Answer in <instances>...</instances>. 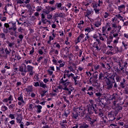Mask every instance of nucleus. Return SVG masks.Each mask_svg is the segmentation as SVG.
Returning a JSON list of instances; mask_svg holds the SVG:
<instances>
[{
  "instance_id": "8fccbe9b",
  "label": "nucleus",
  "mask_w": 128,
  "mask_h": 128,
  "mask_svg": "<svg viewBox=\"0 0 128 128\" xmlns=\"http://www.w3.org/2000/svg\"><path fill=\"white\" fill-rule=\"evenodd\" d=\"M104 74L102 72H100L99 74V80H102V78H104Z\"/></svg>"
},
{
  "instance_id": "a19ab883",
  "label": "nucleus",
  "mask_w": 128,
  "mask_h": 128,
  "mask_svg": "<svg viewBox=\"0 0 128 128\" xmlns=\"http://www.w3.org/2000/svg\"><path fill=\"white\" fill-rule=\"evenodd\" d=\"M114 50L113 52H114V54H118V52H120V50H118V47L116 46H114Z\"/></svg>"
},
{
  "instance_id": "0eeeda50",
  "label": "nucleus",
  "mask_w": 128,
  "mask_h": 128,
  "mask_svg": "<svg viewBox=\"0 0 128 128\" xmlns=\"http://www.w3.org/2000/svg\"><path fill=\"white\" fill-rule=\"evenodd\" d=\"M64 76L62 78L66 80V78H68L69 80L70 78H72V76H74V74L72 73L70 74V70H65L63 72Z\"/></svg>"
},
{
  "instance_id": "603ef678",
  "label": "nucleus",
  "mask_w": 128,
  "mask_h": 128,
  "mask_svg": "<svg viewBox=\"0 0 128 128\" xmlns=\"http://www.w3.org/2000/svg\"><path fill=\"white\" fill-rule=\"evenodd\" d=\"M24 62L26 64H32V60H24Z\"/></svg>"
},
{
  "instance_id": "b1692460",
  "label": "nucleus",
  "mask_w": 128,
  "mask_h": 128,
  "mask_svg": "<svg viewBox=\"0 0 128 128\" xmlns=\"http://www.w3.org/2000/svg\"><path fill=\"white\" fill-rule=\"evenodd\" d=\"M8 100H14V96L10 95L8 98H4L2 100L3 102H8Z\"/></svg>"
},
{
  "instance_id": "2eb2a0df",
  "label": "nucleus",
  "mask_w": 128,
  "mask_h": 128,
  "mask_svg": "<svg viewBox=\"0 0 128 128\" xmlns=\"http://www.w3.org/2000/svg\"><path fill=\"white\" fill-rule=\"evenodd\" d=\"M9 26L12 28V30H16V22H9Z\"/></svg>"
},
{
  "instance_id": "c03bdc74",
  "label": "nucleus",
  "mask_w": 128,
  "mask_h": 128,
  "mask_svg": "<svg viewBox=\"0 0 128 128\" xmlns=\"http://www.w3.org/2000/svg\"><path fill=\"white\" fill-rule=\"evenodd\" d=\"M74 54L72 53L68 55V57L70 60H72V59L74 58Z\"/></svg>"
},
{
  "instance_id": "dca6fc26",
  "label": "nucleus",
  "mask_w": 128,
  "mask_h": 128,
  "mask_svg": "<svg viewBox=\"0 0 128 128\" xmlns=\"http://www.w3.org/2000/svg\"><path fill=\"white\" fill-rule=\"evenodd\" d=\"M41 21L44 24H46V22H50V20H46V16H44V14H41Z\"/></svg>"
},
{
  "instance_id": "f03ea898",
  "label": "nucleus",
  "mask_w": 128,
  "mask_h": 128,
  "mask_svg": "<svg viewBox=\"0 0 128 128\" xmlns=\"http://www.w3.org/2000/svg\"><path fill=\"white\" fill-rule=\"evenodd\" d=\"M84 116V111L82 109L80 108H74L72 116L74 120H78L80 116Z\"/></svg>"
},
{
  "instance_id": "20e7f679",
  "label": "nucleus",
  "mask_w": 128,
  "mask_h": 128,
  "mask_svg": "<svg viewBox=\"0 0 128 128\" xmlns=\"http://www.w3.org/2000/svg\"><path fill=\"white\" fill-rule=\"evenodd\" d=\"M106 84L107 86V90H112L114 85V82H115L114 76H110L109 78H107L105 80Z\"/></svg>"
},
{
  "instance_id": "412c9836",
  "label": "nucleus",
  "mask_w": 128,
  "mask_h": 128,
  "mask_svg": "<svg viewBox=\"0 0 128 128\" xmlns=\"http://www.w3.org/2000/svg\"><path fill=\"white\" fill-rule=\"evenodd\" d=\"M90 27H90H87L86 28H85L84 32H88V34L92 32V30H94V27L92 25H91Z\"/></svg>"
},
{
  "instance_id": "4c0bfd02",
  "label": "nucleus",
  "mask_w": 128,
  "mask_h": 128,
  "mask_svg": "<svg viewBox=\"0 0 128 128\" xmlns=\"http://www.w3.org/2000/svg\"><path fill=\"white\" fill-rule=\"evenodd\" d=\"M121 80H122V78L120 76H119L118 75L116 76V80L117 82H120Z\"/></svg>"
},
{
  "instance_id": "f704fd0d",
  "label": "nucleus",
  "mask_w": 128,
  "mask_h": 128,
  "mask_svg": "<svg viewBox=\"0 0 128 128\" xmlns=\"http://www.w3.org/2000/svg\"><path fill=\"white\" fill-rule=\"evenodd\" d=\"M96 2L97 8H98V6H102V4H104V2H102V0H98V2Z\"/></svg>"
},
{
  "instance_id": "bf43d9fd",
  "label": "nucleus",
  "mask_w": 128,
  "mask_h": 128,
  "mask_svg": "<svg viewBox=\"0 0 128 128\" xmlns=\"http://www.w3.org/2000/svg\"><path fill=\"white\" fill-rule=\"evenodd\" d=\"M57 16L59 18H64V14L62 12H60V13L57 14Z\"/></svg>"
},
{
  "instance_id": "1a4fd4ad",
  "label": "nucleus",
  "mask_w": 128,
  "mask_h": 128,
  "mask_svg": "<svg viewBox=\"0 0 128 128\" xmlns=\"http://www.w3.org/2000/svg\"><path fill=\"white\" fill-rule=\"evenodd\" d=\"M93 24L95 28H100L102 26V20L100 18V16L94 20Z\"/></svg>"
},
{
  "instance_id": "5701e85b",
  "label": "nucleus",
  "mask_w": 128,
  "mask_h": 128,
  "mask_svg": "<svg viewBox=\"0 0 128 128\" xmlns=\"http://www.w3.org/2000/svg\"><path fill=\"white\" fill-rule=\"evenodd\" d=\"M118 94H113L110 96V100H118Z\"/></svg>"
},
{
  "instance_id": "5fc2aeb1",
  "label": "nucleus",
  "mask_w": 128,
  "mask_h": 128,
  "mask_svg": "<svg viewBox=\"0 0 128 128\" xmlns=\"http://www.w3.org/2000/svg\"><path fill=\"white\" fill-rule=\"evenodd\" d=\"M68 70H70V72H76V70H74V68H72V66H68Z\"/></svg>"
},
{
  "instance_id": "7ed1b4c3",
  "label": "nucleus",
  "mask_w": 128,
  "mask_h": 128,
  "mask_svg": "<svg viewBox=\"0 0 128 128\" xmlns=\"http://www.w3.org/2000/svg\"><path fill=\"white\" fill-rule=\"evenodd\" d=\"M94 100H90L89 104L88 106V112L89 114H92L94 112L96 114L98 112H96V104H94Z\"/></svg>"
},
{
  "instance_id": "338daca9",
  "label": "nucleus",
  "mask_w": 128,
  "mask_h": 128,
  "mask_svg": "<svg viewBox=\"0 0 128 128\" xmlns=\"http://www.w3.org/2000/svg\"><path fill=\"white\" fill-rule=\"evenodd\" d=\"M42 6H38L36 7V12H40V10H42Z\"/></svg>"
},
{
  "instance_id": "e433bc0d",
  "label": "nucleus",
  "mask_w": 128,
  "mask_h": 128,
  "mask_svg": "<svg viewBox=\"0 0 128 128\" xmlns=\"http://www.w3.org/2000/svg\"><path fill=\"white\" fill-rule=\"evenodd\" d=\"M110 16V13H108L106 12H105L103 14V18H108V16Z\"/></svg>"
},
{
  "instance_id": "774afa93",
  "label": "nucleus",
  "mask_w": 128,
  "mask_h": 128,
  "mask_svg": "<svg viewBox=\"0 0 128 128\" xmlns=\"http://www.w3.org/2000/svg\"><path fill=\"white\" fill-rule=\"evenodd\" d=\"M123 36L125 38H126V40H128V32H125L123 34Z\"/></svg>"
},
{
  "instance_id": "f3484780",
  "label": "nucleus",
  "mask_w": 128,
  "mask_h": 128,
  "mask_svg": "<svg viewBox=\"0 0 128 128\" xmlns=\"http://www.w3.org/2000/svg\"><path fill=\"white\" fill-rule=\"evenodd\" d=\"M96 120H98V117L96 116H92L90 117V124H91L92 126V124H94V122H96Z\"/></svg>"
},
{
  "instance_id": "4be33fe9",
  "label": "nucleus",
  "mask_w": 128,
  "mask_h": 128,
  "mask_svg": "<svg viewBox=\"0 0 128 128\" xmlns=\"http://www.w3.org/2000/svg\"><path fill=\"white\" fill-rule=\"evenodd\" d=\"M84 24V22L83 20H80V22L77 24V28L82 30Z\"/></svg>"
},
{
  "instance_id": "09e8293b",
  "label": "nucleus",
  "mask_w": 128,
  "mask_h": 128,
  "mask_svg": "<svg viewBox=\"0 0 128 128\" xmlns=\"http://www.w3.org/2000/svg\"><path fill=\"white\" fill-rule=\"evenodd\" d=\"M4 52L6 54H10V52H12V50L10 49V51L8 50V48H6L4 49Z\"/></svg>"
},
{
  "instance_id": "9d476101",
  "label": "nucleus",
  "mask_w": 128,
  "mask_h": 128,
  "mask_svg": "<svg viewBox=\"0 0 128 128\" xmlns=\"http://www.w3.org/2000/svg\"><path fill=\"white\" fill-rule=\"evenodd\" d=\"M92 8H93L94 10V12L96 14V16H98L100 14V8H98V7L96 6V2H93L91 4Z\"/></svg>"
},
{
  "instance_id": "052dcab7",
  "label": "nucleus",
  "mask_w": 128,
  "mask_h": 128,
  "mask_svg": "<svg viewBox=\"0 0 128 128\" xmlns=\"http://www.w3.org/2000/svg\"><path fill=\"white\" fill-rule=\"evenodd\" d=\"M106 28H108L106 26H103L102 29V32H106Z\"/></svg>"
},
{
  "instance_id": "39448f33",
  "label": "nucleus",
  "mask_w": 128,
  "mask_h": 128,
  "mask_svg": "<svg viewBox=\"0 0 128 128\" xmlns=\"http://www.w3.org/2000/svg\"><path fill=\"white\" fill-rule=\"evenodd\" d=\"M60 82L63 86L64 90H68V87L72 86V82L68 79L66 80L62 78L60 80Z\"/></svg>"
},
{
  "instance_id": "a18cd8bd",
  "label": "nucleus",
  "mask_w": 128,
  "mask_h": 128,
  "mask_svg": "<svg viewBox=\"0 0 128 128\" xmlns=\"http://www.w3.org/2000/svg\"><path fill=\"white\" fill-rule=\"evenodd\" d=\"M88 128V125L86 124H84L80 126V128Z\"/></svg>"
},
{
  "instance_id": "e2e57ef3",
  "label": "nucleus",
  "mask_w": 128,
  "mask_h": 128,
  "mask_svg": "<svg viewBox=\"0 0 128 128\" xmlns=\"http://www.w3.org/2000/svg\"><path fill=\"white\" fill-rule=\"evenodd\" d=\"M24 0H18L16 1V4H24Z\"/></svg>"
},
{
  "instance_id": "4468645a",
  "label": "nucleus",
  "mask_w": 128,
  "mask_h": 128,
  "mask_svg": "<svg viewBox=\"0 0 128 128\" xmlns=\"http://www.w3.org/2000/svg\"><path fill=\"white\" fill-rule=\"evenodd\" d=\"M112 30L111 32H115L117 34H118L120 33V30H118L116 28H118V26L116 24H112Z\"/></svg>"
},
{
  "instance_id": "13d9d810",
  "label": "nucleus",
  "mask_w": 128,
  "mask_h": 128,
  "mask_svg": "<svg viewBox=\"0 0 128 128\" xmlns=\"http://www.w3.org/2000/svg\"><path fill=\"white\" fill-rule=\"evenodd\" d=\"M0 38H4V40H6V34H4V33H1L0 34Z\"/></svg>"
},
{
  "instance_id": "ea45409f",
  "label": "nucleus",
  "mask_w": 128,
  "mask_h": 128,
  "mask_svg": "<svg viewBox=\"0 0 128 128\" xmlns=\"http://www.w3.org/2000/svg\"><path fill=\"white\" fill-rule=\"evenodd\" d=\"M103 74L104 76V78H106V80H107V78H110V77H108L109 74L108 72H104Z\"/></svg>"
},
{
  "instance_id": "4d7b16f0",
  "label": "nucleus",
  "mask_w": 128,
  "mask_h": 128,
  "mask_svg": "<svg viewBox=\"0 0 128 128\" xmlns=\"http://www.w3.org/2000/svg\"><path fill=\"white\" fill-rule=\"evenodd\" d=\"M62 3H56V6L58 8V10H60L62 8Z\"/></svg>"
},
{
  "instance_id": "0e129e2a",
  "label": "nucleus",
  "mask_w": 128,
  "mask_h": 128,
  "mask_svg": "<svg viewBox=\"0 0 128 128\" xmlns=\"http://www.w3.org/2000/svg\"><path fill=\"white\" fill-rule=\"evenodd\" d=\"M84 120H88V122H90V116H86L85 118H84Z\"/></svg>"
},
{
  "instance_id": "69168bd1",
  "label": "nucleus",
  "mask_w": 128,
  "mask_h": 128,
  "mask_svg": "<svg viewBox=\"0 0 128 128\" xmlns=\"http://www.w3.org/2000/svg\"><path fill=\"white\" fill-rule=\"evenodd\" d=\"M47 18L48 20H52V15L51 14H47Z\"/></svg>"
},
{
  "instance_id": "bb28decb",
  "label": "nucleus",
  "mask_w": 128,
  "mask_h": 128,
  "mask_svg": "<svg viewBox=\"0 0 128 128\" xmlns=\"http://www.w3.org/2000/svg\"><path fill=\"white\" fill-rule=\"evenodd\" d=\"M120 86L122 88H126V79L123 78L122 82H120Z\"/></svg>"
},
{
  "instance_id": "423d86ee",
  "label": "nucleus",
  "mask_w": 128,
  "mask_h": 128,
  "mask_svg": "<svg viewBox=\"0 0 128 128\" xmlns=\"http://www.w3.org/2000/svg\"><path fill=\"white\" fill-rule=\"evenodd\" d=\"M27 66L24 64H22L19 67V70L22 76H24L26 74Z\"/></svg>"
},
{
  "instance_id": "6e6552de",
  "label": "nucleus",
  "mask_w": 128,
  "mask_h": 128,
  "mask_svg": "<svg viewBox=\"0 0 128 128\" xmlns=\"http://www.w3.org/2000/svg\"><path fill=\"white\" fill-rule=\"evenodd\" d=\"M26 72H29V76L31 78L34 76V66H30V65H28L27 66V69H26Z\"/></svg>"
},
{
  "instance_id": "c756f323",
  "label": "nucleus",
  "mask_w": 128,
  "mask_h": 128,
  "mask_svg": "<svg viewBox=\"0 0 128 128\" xmlns=\"http://www.w3.org/2000/svg\"><path fill=\"white\" fill-rule=\"evenodd\" d=\"M94 2V0H86V3L84 4L86 6H88L90 4Z\"/></svg>"
},
{
  "instance_id": "cd10ccee",
  "label": "nucleus",
  "mask_w": 128,
  "mask_h": 128,
  "mask_svg": "<svg viewBox=\"0 0 128 128\" xmlns=\"http://www.w3.org/2000/svg\"><path fill=\"white\" fill-rule=\"evenodd\" d=\"M35 108H36L37 112H38V114H40V112H42V106L36 105Z\"/></svg>"
},
{
  "instance_id": "f257e3e1",
  "label": "nucleus",
  "mask_w": 128,
  "mask_h": 128,
  "mask_svg": "<svg viewBox=\"0 0 128 128\" xmlns=\"http://www.w3.org/2000/svg\"><path fill=\"white\" fill-rule=\"evenodd\" d=\"M114 38L116 39L114 40L113 44H118V40H120L118 34L116 33V31H110L109 36H106V42L107 44H110L112 42Z\"/></svg>"
},
{
  "instance_id": "2f4dec72",
  "label": "nucleus",
  "mask_w": 128,
  "mask_h": 128,
  "mask_svg": "<svg viewBox=\"0 0 128 128\" xmlns=\"http://www.w3.org/2000/svg\"><path fill=\"white\" fill-rule=\"evenodd\" d=\"M126 8V6L124 4L120 5V6H118V10L120 11V12H122V10Z\"/></svg>"
},
{
  "instance_id": "6ab92c4d",
  "label": "nucleus",
  "mask_w": 128,
  "mask_h": 128,
  "mask_svg": "<svg viewBox=\"0 0 128 128\" xmlns=\"http://www.w3.org/2000/svg\"><path fill=\"white\" fill-rule=\"evenodd\" d=\"M108 118H109L110 122H112V120H116V118H114V116L112 114V112H109L108 113Z\"/></svg>"
},
{
  "instance_id": "393cba45",
  "label": "nucleus",
  "mask_w": 128,
  "mask_h": 128,
  "mask_svg": "<svg viewBox=\"0 0 128 128\" xmlns=\"http://www.w3.org/2000/svg\"><path fill=\"white\" fill-rule=\"evenodd\" d=\"M18 100L19 102H22V104H26V102L24 100V96H22V94H20L18 98Z\"/></svg>"
},
{
  "instance_id": "ddd939ff",
  "label": "nucleus",
  "mask_w": 128,
  "mask_h": 128,
  "mask_svg": "<svg viewBox=\"0 0 128 128\" xmlns=\"http://www.w3.org/2000/svg\"><path fill=\"white\" fill-rule=\"evenodd\" d=\"M72 78L74 80V86H78V80H80V76L76 75V76H74V74L73 75V76H72Z\"/></svg>"
},
{
  "instance_id": "c85d7f7f",
  "label": "nucleus",
  "mask_w": 128,
  "mask_h": 128,
  "mask_svg": "<svg viewBox=\"0 0 128 128\" xmlns=\"http://www.w3.org/2000/svg\"><path fill=\"white\" fill-rule=\"evenodd\" d=\"M40 88H44V90L48 88V86H46V84H44L42 82H40Z\"/></svg>"
},
{
  "instance_id": "58836bf2",
  "label": "nucleus",
  "mask_w": 128,
  "mask_h": 128,
  "mask_svg": "<svg viewBox=\"0 0 128 128\" xmlns=\"http://www.w3.org/2000/svg\"><path fill=\"white\" fill-rule=\"evenodd\" d=\"M48 91L46 90H43L42 91L41 93H40V96L42 98H44V96H46V94Z\"/></svg>"
},
{
  "instance_id": "9b49d317",
  "label": "nucleus",
  "mask_w": 128,
  "mask_h": 128,
  "mask_svg": "<svg viewBox=\"0 0 128 128\" xmlns=\"http://www.w3.org/2000/svg\"><path fill=\"white\" fill-rule=\"evenodd\" d=\"M56 70H54V66H49V68L47 70V72L50 76H52V74H54V72Z\"/></svg>"
},
{
  "instance_id": "79ce46f5",
  "label": "nucleus",
  "mask_w": 128,
  "mask_h": 128,
  "mask_svg": "<svg viewBox=\"0 0 128 128\" xmlns=\"http://www.w3.org/2000/svg\"><path fill=\"white\" fill-rule=\"evenodd\" d=\"M54 45L55 46V48H58V50H60V45L58 42H54Z\"/></svg>"
},
{
  "instance_id": "473e14b6",
  "label": "nucleus",
  "mask_w": 128,
  "mask_h": 128,
  "mask_svg": "<svg viewBox=\"0 0 128 128\" xmlns=\"http://www.w3.org/2000/svg\"><path fill=\"white\" fill-rule=\"evenodd\" d=\"M122 44L124 48V50H128V42L126 41H122Z\"/></svg>"
},
{
  "instance_id": "49530a36",
  "label": "nucleus",
  "mask_w": 128,
  "mask_h": 128,
  "mask_svg": "<svg viewBox=\"0 0 128 128\" xmlns=\"http://www.w3.org/2000/svg\"><path fill=\"white\" fill-rule=\"evenodd\" d=\"M2 30H3V32L4 34H8V28H6L4 27V28L2 29Z\"/></svg>"
},
{
  "instance_id": "a878e982",
  "label": "nucleus",
  "mask_w": 128,
  "mask_h": 128,
  "mask_svg": "<svg viewBox=\"0 0 128 128\" xmlns=\"http://www.w3.org/2000/svg\"><path fill=\"white\" fill-rule=\"evenodd\" d=\"M59 64L60 68H64V64H66V63L64 60H60L58 61V64Z\"/></svg>"
},
{
  "instance_id": "3c124183",
  "label": "nucleus",
  "mask_w": 128,
  "mask_h": 128,
  "mask_svg": "<svg viewBox=\"0 0 128 128\" xmlns=\"http://www.w3.org/2000/svg\"><path fill=\"white\" fill-rule=\"evenodd\" d=\"M80 40H82L80 39V38L79 36L77 38V40H75V44H78V42H80Z\"/></svg>"
},
{
  "instance_id": "680f3d73",
  "label": "nucleus",
  "mask_w": 128,
  "mask_h": 128,
  "mask_svg": "<svg viewBox=\"0 0 128 128\" xmlns=\"http://www.w3.org/2000/svg\"><path fill=\"white\" fill-rule=\"evenodd\" d=\"M57 90H64V86L62 85H59L56 88Z\"/></svg>"
},
{
  "instance_id": "f8f14e48",
  "label": "nucleus",
  "mask_w": 128,
  "mask_h": 128,
  "mask_svg": "<svg viewBox=\"0 0 128 128\" xmlns=\"http://www.w3.org/2000/svg\"><path fill=\"white\" fill-rule=\"evenodd\" d=\"M98 34L99 38L100 40H102V42H106V38H104V36H105L106 38V36H108L106 34V32H102V34L98 32Z\"/></svg>"
},
{
  "instance_id": "c9c22d12",
  "label": "nucleus",
  "mask_w": 128,
  "mask_h": 128,
  "mask_svg": "<svg viewBox=\"0 0 128 128\" xmlns=\"http://www.w3.org/2000/svg\"><path fill=\"white\" fill-rule=\"evenodd\" d=\"M116 16L117 18L120 20H122L124 18V17H122V16H120V14H116Z\"/></svg>"
},
{
  "instance_id": "a211bd4d",
  "label": "nucleus",
  "mask_w": 128,
  "mask_h": 128,
  "mask_svg": "<svg viewBox=\"0 0 128 128\" xmlns=\"http://www.w3.org/2000/svg\"><path fill=\"white\" fill-rule=\"evenodd\" d=\"M92 14H94V11H92V10H87L84 14V16L85 18H88V16H92Z\"/></svg>"
},
{
  "instance_id": "de8ad7c7",
  "label": "nucleus",
  "mask_w": 128,
  "mask_h": 128,
  "mask_svg": "<svg viewBox=\"0 0 128 128\" xmlns=\"http://www.w3.org/2000/svg\"><path fill=\"white\" fill-rule=\"evenodd\" d=\"M95 102H96V104H98L102 102V98L100 97H98L97 98L95 99Z\"/></svg>"
},
{
  "instance_id": "7c9ffc66",
  "label": "nucleus",
  "mask_w": 128,
  "mask_h": 128,
  "mask_svg": "<svg viewBox=\"0 0 128 128\" xmlns=\"http://www.w3.org/2000/svg\"><path fill=\"white\" fill-rule=\"evenodd\" d=\"M8 46L10 48H13L14 46V42H10L9 41L6 42Z\"/></svg>"
},
{
  "instance_id": "6e6d98bb",
  "label": "nucleus",
  "mask_w": 128,
  "mask_h": 128,
  "mask_svg": "<svg viewBox=\"0 0 128 128\" xmlns=\"http://www.w3.org/2000/svg\"><path fill=\"white\" fill-rule=\"evenodd\" d=\"M115 72H118V74H122V72L118 68H116L115 70Z\"/></svg>"
},
{
  "instance_id": "864d4df0",
  "label": "nucleus",
  "mask_w": 128,
  "mask_h": 128,
  "mask_svg": "<svg viewBox=\"0 0 128 128\" xmlns=\"http://www.w3.org/2000/svg\"><path fill=\"white\" fill-rule=\"evenodd\" d=\"M106 54L108 55L109 54L113 55V54H114V51H110V50H108L106 52Z\"/></svg>"
},
{
  "instance_id": "37998d69",
  "label": "nucleus",
  "mask_w": 128,
  "mask_h": 128,
  "mask_svg": "<svg viewBox=\"0 0 128 128\" xmlns=\"http://www.w3.org/2000/svg\"><path fill=\"white\" fill-rule=\"evenodd\" d=\"M16 120H17V122L18 124H20V122H22V118L18 116L17 118H16Z\"/></svg>"
},
{
  "instance_id": "aec40b11",
  "label": "nucleus",
  "mask_w": 128,
  "mask_h": 128,
  "mask_svg": "<svg viewBox=\"0 0 128 128\" xmlns=\"http://www.w3.org/2000/svg\"><path fill=\"white\" fill-rule=\"evenodd\" d=\"M100 44H98L96 42H94L93 47L94 48H96V50L100 51L102 50V46H100Z\"/></svg>"
},
{
  "instance_id": "72a5a7b5",
  "label": "nucleus",
  "mask_w": 128,
  "mask_h": 128,
  "mask_svg": "<svg viewBox=\"0 0 128 128\" xmlns=\"http://www.w3.org/2000/svg\"><path fill=\"white\" fill-rule=\"evenodd\" d=\"M1 110L2 112H6L8 110V108L6 106L3 105L1 107Z\"/></svg>"
}]
</instances>
